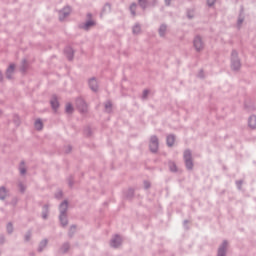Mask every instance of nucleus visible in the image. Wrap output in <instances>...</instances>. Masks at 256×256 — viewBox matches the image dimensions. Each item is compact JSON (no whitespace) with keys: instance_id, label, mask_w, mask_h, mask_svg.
<instances>
[{"instance_id":"nucleus-1","label":"nucleus","mask_w":256,"mask_h":256,"mask_svg":"<svg viewBox=\"0 0 256 256\" xmlns=\"http://www.w3.org/2000/svg\"><path fill=\"white\" fill-rule=\"evenodd\" d=\"M184 164L186 165V169L192 170L193 162H192V153L186 150L184 151Z\"/></svg>"},{"instance_id":"nucleus-2","label":"nucleus","mask_w":256,"mask_h":256,"mask_svg":"<svg viewBox=\"0 0 256 256\" xmlns=\"http://www.w3.org/2000/svg\"><path fill=\"white\" fill-rule=\"evenodd\" d=\"M67 210V202H63L60 204V222H62V225H67V219L65 218V211Z\"/></svg>"},{"instance_id":"nucleus-3","label":"nucleus","mask_w":256,"mask_h":256,"mask_svg":"<svg viewBox=\"0 0 256 256\" xmlns=\"http://www.w3.org/2000/svg\"><path fill=\"white\" fill-rule=\"evenodd\" d=\"M149 149L151 152L155 153L158 150V140L156 136L151 137V142L149 144Z\"/></svg>"},{"instance_id":"nucleus-4","label":"nucleus","mask_w":256,"mask_h":256,"mask_svg":"<svg viewBox=\"0 0 256 256\" xmlns=\"http://www.w3.org/2000/svg\"><path fill=\"white\" fill-rule=\"evenodd\" d=\"M193 46L195 47V49L197 51H201L203 48V44H202V40L200 37L195 38V40L193 41Z\"/></svg>"},{"instance_id":"nucleus-5","label":"nucleus","mask_w":256,"mask_h":256,"mask_svg":"<svg viewBox=\"0 0 256 256\" xmlns=\"http://www.w3.org/2000/svg\"><path fill=\"white\" fill-rule=\"evenodd\" d=\"M120 244H121L120 236H114L113 241H111V247L116 248V247L120 246Z\"/></svg>"},{"instance_id":"nucleus-6","label":"nucleus","mask_w":256,"mask_h":256,"mask_svg":"<svg viewBox=\"0 0 256 256\" xmlns=\"http://www.w3.org/2000/svg\"><path fill=\"white\" fill-rule=\"evenodd\" d=\"M69 13H71V8L69 7H65L63 8V11L60 12V19H64L65 17H67V15H69Z\"/></svg>"},{"instance_id":"nucleus-7","label":"nucleus","mask_w":256,"mask_h":256,"mask_svg":"<svg viewBox=\"0 0 256 256\" xmlns=\"http://www.w3.org/2000/svg\"><path fill=\"white\" fill-rule=\"evenodd\" d=\"M227 248V242H223V245L218 250V256H225V249Z\"/></svg>"},{"instance_id":"nucleus-8","label":"nucleus","mask_w":256,"mask_h":256,"mask_svg":"<svg viewBox=\"0 0 256 256\" xmlns=\"http://www.w3.org/2000/svg\"><path fill=\"white\" fill-rule=\"evenodd\" d=\"M34 126L37 131H41L43 129V122L41 120H36Z\"/></svg>"},{"instance_id":"nucleus-9","label":"nucleus","mask_w":256,"mask_h":256,"mask_svg":"<svg viewBox=\"0 0 256 256\" xmlns=\"http://www.w3.org/2000/svg\"><path fill=\"white\" fill-rule=\"evenodd\" d=\"M249 125H250L251 129H255L256 128V117L255 116H251L250 117Z\"/></svg>"},{"instance_id":"nucleus-10","label":"nucleus","mask_w":256,"mask_h":256,"mask_svg":"<svg viewBox=\"0 0 256 256\" xmlns=\"http://www.w3.org/2000/svg\"><path fill=\"white\" fill-rule=\"evenodd\" d=\"M89 84L92 91H97V81L95 79L90 80Z\"/></svg>"},{"instance_id":"nucleus-11","label":"nucleus","mask_w":256,"mask_h":256,"mask_svg":"<svg viewBox=\"0 0 256 256\" xmlns=\"http://www.w3.org/2000/svg\"><path fill=\"white\" fill-rule=\"evenodd\" d=\"M174 136L173 135H170L167 137V145H169V147H172V145L174 144Z\"/></svg>"},{"instance_id":"nucleus-12","label":"nucleus","mask_w":256,"mask_h":256,"mask_svg":"<svg viewBox=\"0 0 256 256\" xmlns=\"http://www.w3.org/2000/svg\"><path fill=\"white\" fill-rule=\"evenodd\" d=\"M93 25H95V23H94L93 21H88V22H86V24H84L83 29H84V30H88V29H90V27H92Z\"/></svg>"},{"instance_id":"nucleus-13","label":"nucleus","mask_w":256,"mask_h":256,"mask_svg":"<svg viewBox=\"0 0 256 256\" xmlns=\"http://www.w3.org/2000/svg\"><path fill=\"white\" fill-rule=\"evenodd\" d=\"M7 191L4 187L0 188V199H4L6 197Z\"/></svg>"},{"instance_id":"nucleus-14","label":"nucleus","mask_w":256,"mask_h":256,"mask_svg":"<svg viewBox=\"0 0 256 256\" xmlns=\"http://www.w3.org/2000/svg\"><path fill=\"white\" fill-rule=\"evenodd\" d=\"M14 71V65L12 64L11 66H9V68H7V77L9 78V75H11Z\"/></svg>"},{"instance_id":"nucleus-15","label":"nucleus","mask_w":256,"mask_h":256,"mask_svg":"<svg viewBox=\"0 0 256 256\" xmlns=\"http://www.w3.org/2000/svg\"><path fill=\"white\" fill-rule=\"evenodd\" d=\"M239 67H240L239 61L235 60L234 63L232 64V68L234 70H237V69H239Z\"/></svg>"},{"instance_id":"nucleus-16","label":"nucleus","mask_w":256,"mask_h":256,"mask_svg":"<svg viewBox=\"0 0 256 256\" xmlns=\"http://www.w3.org/2000/svg\"><path fill=\"white\" fill-rule=\"evenodd\" d=\"M140 31H141V27L139 25H135L133 29L134 34H138Z\"/></svg>"},{"instance_id":"nucleus-17","label":"nucleus","mask_w":256,"mask_h":256,"mask_svg":"<svg viewBox=\"0 0 256 256\" xmlns=\"http://www.w3.org/2000/svg\"><path fill=\"white\" fill-rule=\"evenodd\" d=\"M51 107H53V109H57L58 101L57 100H51Z\"/></svg>"},{"instance_id":"nucleus-18","label":"nucleus","mask_w":256,"mask_h":256,"mask_svg":"<svg viewBox=\"0 0 256 256\" xmlns=\"http://www.w3.org/2000/svg\"><path fill=\"white\" fill-rule=\"evenodd\" d=\"M165 30H166V27L164 25L160 26V30H159L160 36H164Z\"/></svg>"},{"instance_id":"nucleus-19","label":"nucleus","mask_w":256,"mask_h":256,"mask_svg":"<svg viewBox=\"0 0 256 256\" xmlns=\"http://www.w3.org/2000/svg\"><path fill=\"white\" fill-rule=\"evenodd\" d=\"M65 111H66L67 113H72V106H71V104H67V105L65 106Z\"/></svg>"},{"instance_id":"nucleus-20","label":"nucleus","mask_w":256,"mask_h":256,"mask_svg":"<svg viewBox=\"0 0 256 256\" xmlns=\"http://www.w3.org/2000/svg\"><path fill=\"white\" fill-rule=\"evenodd\" d=\"M170 171L176 172V165L170 164Z\"/></svg>"},{"instance_id":"nucleus-21","label":"nucleus","mask_w":256,"mask_h":256,"mask_svg":"<svg viewBox=\"0 0 256 256\" xmlns=\"http://www.w3.org/2000/svg\"><path fill=\"white\" fill-rule=\"evenodd\" d=\"M20 173L21 175H25V168H23V164L20 165Z\"/></svg>"},{"instance_id":"nucleus-22","label":"nucleus","mask_w":256,"mask_h":256,"mask_svg":"<svg viewBox=\"0 0 256 256\" xmlns=\"http://www.w3.org/2000/svg\"><path fill=\"white\" fill-rule=\"evenodd\" d=\"M216 0H207V5L212 6Z\"/></svg>"},{"instance_id":"nucleus-23","label":"nucleus","mask_w":256,"mask_h":256,"mask_svg":"<svg viewBox=\"0 0 256 256\" xmlns=\"http://www.w3.org/2000/svg\"><path fill=\"white\" fill-rule=\"evenodd\" d=\"M134 10H135V4H132V6H130V11H132V14H134Z\"/></svg>"},{"instance_id":"nucleus-24","label":"nucleus","mask_w":256,"mask_h":256,"mask_svg":"<svg viewBox=\"0 0 256 256\" xmlns=\"http://www.w3.org/2000/svg\"><path fill=\"white\" fill-rule=\"evenodd\" d=\"M11 230H12L11 224L7 225V231L11 232Z\"/></svg>"},{"instance_id":"nucleus-25","label":"nucleus","mask_w":256,"mask_h":256,"mask_svg":"<svg viewBox=\"0 0 256 256\" xmlns=\"http://www.w3.org/2000/svg\"><path fill=\"white\" fill-rule=\"evenodd\" d=\"M144 2H145V0H139V4H141V6L144 5Z\"/></svg>"},{"instance_id":"nucleus-26","label":"nucleus","mask_w":256,"mask_h":256,"mask_svg":"<svg viewBox=\"0 0 256 256\" xmlns=\"http://www.w3.org/2000/svg\"><path fill=\"white\" fill-rule=\"evenodd\" d=\"M79 104H81L83 107H85V102L79 101Z\"/></svg>"},{"instance_id":"nucleus-27","label":"nucleus","mask_w":256,"mask_h":256,"mask_svg":"<svg viewBox=\"0 0 256 256\" xmlns=\"http://www.w3.org/2000/svg\"><path fill=\"white\" fill-rule=\"evenodd\" d=\"M42 246H46V241H42Z\"/></svg>"},{"instance_id":"nucleus-28","label":"nucleus","mask_w":256,"mask_h":256,"mask_svg":"<svg viewBox=\"0 0 256 256\" xmlns=\"http://www.w3.org/2000/svg\"><path fill=\"white\" fill-rule=\"evenodd\" d=\"M147 94H148V91H144V97H146Z\"/></svg>"},{"instance_id":"nucleus-29","label":"nucleus","mask_w":256,"mask_h":256,"mask_svg":"<svg viewBox=\"0 0 256 256\" xmlns=\"http://www.w3.org/2000/svg\"><path fill=\"white\" fill-rule=\"evenodd\" d=\"M110 106H111V104H107V105H106V108H108V107H110Z\"/></svg>"},{"instance_id":"nucleus-30","label":"nucleus","mask_w":256,"mask_h":256,"mask_svg":"<svg viewBox=\"0 0 256 256\" xmlns=\"http://www.w3.org/2000/svg\"><path fill=\"white\" fill-rule=\"evenodd\" d=\"M165 2H167V5H169V0H165Z\"/></svg>"}]
</instances>
